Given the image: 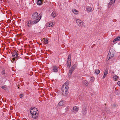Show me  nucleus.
I'll use <instances>...</instances> for the list:
<instances>
[{"mask_svg": "<svg viewBox=\"0 0 120 120\" xmlns=\"http://www.w3.org/2000/svg\"><path fill=\"white\" fill-rule=\"evenodd\" d=\"M38 14L37 12L33 13L32 16V18L33 19H35V20L33 21L34 23H36L38 22L40 19L41 18V16H38Z\"/></svg>", "mask_w": 120, "mask_h": 120, "instance_id": "nucleus-1", "label": "nucleus"}, {"mask_svg": "<svg viewBox=\"0 0 120 120\" xmlns=\"http://www.w3.org/2000/svg\"><path fill=\"white\" fill-rule=\"evenodd\" d=\"M68 87L66 83L64 84L62 86L61 88L62 94V95L64 96H66L68 94Z\"/></svg>", "mask_w": 120, "mask_h": 120, "instance_id": "nucleus-2", "label": "nucleus"}, {"mask_svg": "<svg viewBox=\"0 0 120 120\" xmlns=\"http://www.w3.org/2000/svg\"><path fill=\"white\" fill-rule=\"evenodd\" d=\"M77 64H74L72 66L69 71V72L68 73V75L69 76L71 75L72 73L73 72L75 69L77 67Z\"/></svg>", "mask_w": 120, "mask_h": 120, "instance_id": "nucleus-3", "label": "nucleus"}, {"mask_svg": "<svg viewBox=\"0 0 120 120\" xmlns=\"http://www.w3.org/2000/svg\"><path fill=\"white\" fill-rule=\"evenodd\" d=\"M112 50L111 49L110 50L109 54L107 56V58L108 59V60L112 58L114 56V53L113 52L114 50L112 51Z\"/></svg>", "mask_w": 120, "mask_h": 120, "instance_id": "nucleus-4", "label": "nucleus"}, {"mask_svg": "<svg viewBox=\"0 0 120 120\" xmlns=\"http://www.w3.org/2000/svg\"><path fill=\"white\" fill-rule=\"evenodd\" d=\"M71 55H69L68 56V57L67 59V67L69 68L71 65Z\"/></svg>", "mask_w": 120, "mask_h": 120, "instance_id": "nucleus-5", "label": "nucleus"}, {"mask_svg": "<svg viewBox=\"0 0 120 120\" xmlns=\"http://www.w3.org/2000/svg\"><path fill=\"white\" fill-rule=\"evenodd\" d=\"M31 114L32 117L33 118L35 119H36L38 118L39 115L38 111L34 112L33 113H31Z\"/></svg>", "mask_w": 120, "mask_h": 120, "instance_id": "nucleus-6", "label": "nucleus"}, {"mask_svg": "<svg viewBox=\"0 0 120 120\" xmlns=\"http://www.w3.org/2000/svg\"><path fill=\"white\" fill-rule=\"evenodd\" d=\"M18 54L16 51H15V52L12 54V57L14 58L13 60H15V58H17Z\"/></svg>", "mask_w": 120, "mask_h": 120, "instance_id": "nucleus-7", "label": "nucleus"}, {"mask_svg": "<svg viewBox=\"0 0 120 120\" xmlns=\"http://www.w3.org/2000/svg\"><path fill=\"white\" fill-rule=\"evenodd\" d=\"M76 22L78 25L79 26H81L83 25V22L81 20L77 19L76 20Z\"/></svg>", "mask_w": 120, "mask_h": 120, "instance_id": "nucleus-8", "label": "nucleus"}, {"mask_svg": "<svg viewBox=\"0 0 120 120\" xmlns=\"http://www.w3.org/2000/svg\"><path fill=\"white\" fill-rule=\"evenodd\" d=\"M33 22V21H32L31 20H29L28 21L27 23V26L28 27H31V25L34 24Z\"/></svg>", "mask_w": 120, "mask_h": 120, "instance_id": "nucleus-9", "label": "nucleus"}, {"mask_svg": "<svg viewBox=\"0 0 120 120\" xmlns=\"http://www.w3.org/2000/svg\"><path fill=\"white\" fill-rule=\"evenodd\" d=\"M86 9L87 11L89 12L92 11V8L90 7L87 6L86 8Z\"/></svg>", "mask_w": 120, "mask_h": 120, "instance_id": "nucleus-10", "label": "nucleus"}, {"mask_svg": "<svg viewBox=\"0 0 120 120\" xmlns=\"http://www.w3.org/2000/svg\"><path fill=\"white\" fill-rule=\"evenodd\" d=\"M79 109L78 108H77L76 107H74L73 108V111L72 112L74 113L76 112H77Z\"/></svg>", "mask_w": 120, "mask_h": 120, "instance_id": "nucleus-11", "label": "nucleus"}, {"mask_svg": "<svg viewBox=\"0 0 120 120\" xmlns=\"http://www.w3.org/2000/svg\"><path fill=\"white\" fill-rule=\"evenodd\" d=\"M37 111H38L37 109L35 108H34L31 109L30 111V112L31 114V113H33L34 112H37Z\"/></svg>", "mask_w": 120, "mask_h": 120, "instance_id": "nucleus-12", "label": "nucleus"}, {"mask_svg": "<svg viewBox=\"0 0 120 120\" xmlns=\"http://www.w3.org/2000/svg\"><path fill=\"white\" fill-rule=\"evenodd\" d=\"M54 72H57L58 71V69L57 67L56 66H54L52 68Z\"/></svg>", "mask_w": 120, "mask_h": 120, "instance_id": "nucleus-13", "label": "nucleus"}, {"mask_svg": "<svg viewBox=\"0 0 120 120\" xmlns=\"http://www.w3.org/2000/svg\"><path fill=\"white\" fill-rule=\"evenodd\" d=\"M57 15V14L55 11H53L51 14V15L53 18H54L56 17Z\"/></svg>", "mask_w": 120, "mask_h": 120, "instance_id": "nucleus-14", "label": "nucleus"}, {"mask_svg": "<svg viewBox=\"0 0 120 120\" xmlns=\"http://www.w3.org/2000/svg\"><path fill=\"white\" fill-rule=\"evenodd\" d=\"M72 12L76 15H78V14L79 12L77 10L74 9L72 10Z\"/></svg>", "mask_w": 120, "mask_h": 120, "instance_id": "nucleus-15", "label": "nucleus"}, {"mask_svg": "<svg viewBox=\"0 0 120 120\" xmlns=\"http://www.w3.org/2000/svg\"><path fill=\"white\" fill-rule=\"evenodd\" d=\"M83 83L86 86H88V83L87 81L85 80H84L83 81Z\"/></svg>", "mask_w": 120, "mask_h": 120, "instance_id": "nucleus-16", "label": "nucleus"}, {"mask_svg": "<svg viewBox=\"0 0 120 120\" xmlns=\"http://www.w3.org/2000/svg\"><path fill=\"white\" fill-rule=\"evenodd\" d=\"M37 4L38 5H41L42 4V2L41 0H38L37 1Z\"/></svg>", "mask_w": 120, "mask_h": 120, "instance_id": "nucleus-17", "label": "nucleus"}, {"mask_svg": "<svg viewBox=\"0 0 120 120\" xmlns=\"http://www.w3.org/2000/svg\"><path fill=\"white\" fill-rule=\"evenodd\" d=\"M63 101H61L58 103V105L60 106H62L63 104Z\"/></svg>", "mask_w": 120, "mask_h": 120, "instance_id": "nucleus-18", "label": "nucleus"}, {"mask_svg": "<svg viewBox=\"0 0 120 120\" xmlns=\"http://www.w3.org/2000/svg\"><path fill=\"white\" fill-rule=\"evenodd\" d=\"M43 39L44 40V42L45 43L47 44L48 43V41L47 39H45V38H44Z\"/></svg>", "mask_w": 120, "mask_h": 120, "instance_id": "nucleus-19", "label": "nucleus"}, {"mask_svg": "<svg viewBox=\"0 0 120 120\" xmlns=\"http://www.w3.org/2000/svg\"><path fill=\"white\" fill-rule=\"evenodd\" d=\"M115 0H111L110 2L109 3V4H110V5H111L112 4L114 3L115 2Z\"/></svg>", "mask_w": 120, "mask_h": 120, "instance_id": "nucleus-20", "label": "nucleus"}, {"mask_svg": "<svg viewBox=\"0 0 120 120\" xmlns=\"http://www.w3.org/2000/svg\"><path fill=\"white\" fill-rule=\"evenodd\" d=\"M1 74L3 76H5V73L4 70H3L1 72Z\"/></svg>", "mask_w": 120, "mask_h": 120, "instance_id": "nucleus-21", "label": "nucleus"}, {"mask_svg": "<svg viewBox=\"0 0 120 120\" xmlns=\"http://www.w3.org/2000/svg\"><path fill=\"white\" fill-rule=\"evenodd\" d=\"M100 72V71L98 70H95V73L97 74H98Z\"/></svg>", "mask_w": 120, "mask_h": 120, "instance_id": "nucleus-22", "label": "nucleus"}, {"mask_svg": "<svg viewBox=\"0 0 120 120\" xmlns=\"http://www.w3.org/2000/svg\"><path fill=\"white\" fill-rule=\"evenodd\" d=\"M54 25L52 23H50L49 24V27H52Z\"/></svg>", "mask_w": 120, "mask_h": 120, "instance_id": "nucleus-23", "label": "nucleus"}, {"mask_svg": "<svg viewBox=\"0 0 120 120\" xmlns=\"http://www.w3.org/2000/svg\"><path fill=\"white\" fill-rule=\"evenodd\" d=\"M117 77H118L117 76L115 75H114L113 77V78L115 79H117Z\"/></svg>", "mask_w": 120, "mask_h": 120, "instance_id": "nucleus-24", "label": "nucleus"}, {"mask_svg": "<svg viewBox=\"0 0 120 120\" xmlns=\"http://www.w3.org/2000/svg\"><path fill=\"white\" fill-rule=\"evenodd\" d=\"M108 73V70L107 69H106L104 72V74H105L106 75H107Z\"/></svg>", "mask_w": 120, "mask_h": 120, "instance_id": "nucleus-25", "label": "nucleus"}, {"mask_svg": "<svg viewBox=\"0 0 120 120\" xmlns=\"http://www.w3.org/2000/svg\"><path fill=\"white\" fill-rule=\"evenodd\" d=\"M1 87L3 89H4V90H5L6 89V87L4 86H2Z\"/></svg>", "mask_w": 120, "mask_h": 120, "instance_id": "nucleus-26", "label": "nucleus"}, {"mask_svg": "<svg viewBox=\"0 0 120 120\" xmlns=\"http://www.w3.org/2000/svg\"><path fill=\"white\" fill-rule=\"evenodd\" d=\"M114 40H116V41H119V39H118V37L116 38Z\"/></svg>", "mask_w": 120, "mask_h": 120, "instance_id": "nucleus-27", "label": "nucleus"}, {"mask_svg": "<svg viewBox=\"0 0 120 120\" xmlns=\"http://www.w3.org/2000/svg\"><path fill=\"white\" fill-rule=\"evenodd\" d=\"M106 75L104 74V75L103 76V78H102L103 79H104L105 77H106Z\"/></svg>", "mask_w": 120, "mask_h": 120, "instance_id": "nucleus-28", "label": "nucleus"}, {"mask_svg": "<svg viewBox=\"0 0 120 120\" xmlns=\"http://www.w3.org/2000/svg\"><path fill=\"white\" fill-rule=\"evenodd\" d=\"M23 96V94H21L20 95V98H22Z\"/></svg>", "mask_w": 120, "mask_h": 120, "instance_id": "nucleus-29", "label": "nucleus"}, {"mask_svg": "<svg viewBox=\"0 0 120 120\" xmlns=\"http://www.w3.org/2000/svg\"><path fill=\"white\" fill-rule=\"evenodd\" d=\"M118 91L117 90H116V91L115 92V93L116 94V95H117L118 94Z\"/></svg>", "mask_w": 120, "mask_h": 120, "instance_id": "nucleus-30", "label": "nucleus"}, {"mask_svg": "<svg viewBox=\"0 0 120 120\" xmlns=\"http://www.w3.org/2000/svg\"><path fill=\"white\" fill-rule=\"evenodd\" d=\"M118 39H119V41H120V36H119L118 37Z\"/></svg>", "mask_w": 120, "mask_h": 120, "instance_id": "nucleus-31", "label": "nucleus"}, {"mask_svg": "<svg viewBox=\"0 0 120 120\" xmlns=\"http://www.w3.org/2000/svg\"><path fill=\"white\" fill-rule=\"evenodd\" d=\"M66 109L67 110H68V109H69V108L68 107H67L66 108Z\"/></svg>", "mask_w": 120, "mask_h": 120, "instance_id": "nucleus-32", "label": "nucleus"}, {"mask_svg": "<svg viewBox=\"0 0 120 120\" xmlns=\"http://www.w3.org/2000/svg\"><path fill=\"white\" fill-rule=\"evenodd\" d=\"M116 41V40H115L114 39L113 41V42H115Z\"/></svg>", "mask_w": 120, "mask_h": 120, "instance_id": "nucleus-33", "label": "nucleus"}, {"mask_svg": "<svg viewBox=\"0 0 120 120\" xmlns=\"http://www.w3.org/2000/svg\"><path fill=\"white\" fill-rule=\"evenodd\" d=\"M91 81L92 82H93V81H94V80L93 79H92L91 80Z\"/></svg>", "mask_w": 120, "mask_h": 120, "instance_id": "nucleus-34", "label": "nucleus"}, {"mask_svg": "<svg viewBox=\"0 0 120 120\" xmlns=\"http://www.w3.org/2000/svg\"><path fill=\"white\" fill-rule=\"evenodd\" d=\"M66 84H67V85H68V82H66Z\"/></svg>", "mask_w": 120, "mask_h": 120, "instance_id": "nucleus-35", "label": "nucleus"}, {"mask_svg": "<svg viewBox=\"0 0 120 120\" xmlns=\"http://www.w3.org/2000/svg\"><path fill=\"white\" fill-rule=\"evenodd\" d=\"M113 73H114V72H113Z\"/></svg>", "mask_w": 120, "mask_h": 120, "instance_id": "nucleus-36", "label": "nucleus"}, {"mask_svg": "<svg viewBox=\"0 0 120 120\" xmlns=\"http://www.w3.org/2000/svg\"><path fill=\"white\" fill-rule=\"evenodd\" d=\"M35 115H36L34 114V116H35Z\"/></svg>", "mask_w": 120, "mask_h": 120, "instance_id": "nucleus-37", "label": "nucleus"}]
</instances>
